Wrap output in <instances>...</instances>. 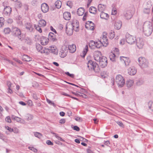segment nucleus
<instances>
[{"label":"nucleus","instance_id":"nucleus-47","mask_svg":"<svg viewBox=\"0 0 153 153\" xmlns=\"http://www.w3.org/2000/svg\"><path fill=\"white\" fill-rule=\"evenodd\" d=\"M115 35L114 32L113 31L110 33L109 37L110 39H112L114 38Z\"/></svg>","mask_w":153,"mask_h":153},{"label":"nucleus","instance_id":"nucleus-25","mask_svg":"<svg viewBox=\"0 0 153 153\" xmlns=\"http://www.w3.org/2000/svg\"><path fill=\"white\" fill-rule=\"evenodd\" d=\"M63 16L65 19L67 20H69L71 19V14L70 12H65L63 13Z\"/></svg>","mask_w":153,"mask_h":153},{"label":"nucleus","instance_id":"nucleus-28","mask_svg":"<svg viewBox=\"0 0 153 153\" xmlns=\"http://www.w3.org/2000/svg\"><path fill=\"white\" fill-rule=\"evenodd\" d=\"M77 14L79 16H81L84 13L85 10L83 8L80 7L77 9Z\"/></svg>","mask_w":153,"mask_h":153},{"label":"nucleus","instance_id":"nucleus-26","mask_svg":"<svg viewBox=\"0 0 153 153\" xmlns=\"http://www.w3.org/2000/svg\"><path fill=\"white\" fill-rule=\"evenodd\" d=\"M48 50H50L51 53L55 55H57L58 53V50L56 47H49Z\"/></svg>","mask_w":153,"mask_h":153},{"label":"nucleus","instance_id":"nucleus-20","mask_svg":"<svg viewBox=\"0 0 153 153\" xmlns=\"http://www.w3.org/2000/svg\"><path fill=\"white\" fill-rule=\"evenodd\" d=\"M122 26V22L119 20H116L114 24V27L115 29L119 30Z\"/></svg>","mask_w":153,"mask_h":153},{"label":"nucleus","instance_id":"nucleus-33","mask_svg":"<svg viewBox=\"0 0 153 153\" xmlns=\"http://www.w3.org/2000/svg\"><path fill=\"white\" fill-rule=\"evenodd\" d=\"M46 22L43 19L40 20L39 22V25L40 26L44 27L46 25Z\"/></svg>","mask_w":153,"mask_h":153},{"label":"nucleus","instance_id":"nucleus-42","mask_svg":"<svg viewBox=\"0 0 153 153\" xmlns=\"http://www.w3.org/2000/svg\"><path fill=\"white\" fill-rule=\"evenodd\" d=\"M34 135L36 137L39 138H41L42 137V134L38 132H34Z\"/></svg>","mask_w":153,"mask_h":153},{"label":"nucleus","instance_id":"nucleus-44","mask_svg":"<svg viewBox=\"0 0 153 153\" xmlns=\"http://www.w3.org/2000/svg\"><path fill=\"white\" fill-rule=\"evenodd\" d=\"M110 59L112 61H115V55L112 53L110 55Z\"/></svg>","mask_w":153,"mask_h":153},{"label":"nucleus","instance_id":"nucleus-29","mask_svg":"<svg viewBox=\"0 0 153 153\" xmlns=\"http://www.w3.org/2000/svg\"><path fill=\"white\" fill-rule=\"evenodd\" d=\"M88 50V45H86L85 48L83 49L82 54L81 55V56L82 57L84 58L86 55Z\"/></svg>","mask_w":153,"mask_h":153},{"label":"nucleus","instance_id":"nucleus-27","mask_svg":"<svg viewBox=\"0 0 153 153\" xmlns=\"http://www.w3.org/2000/svg\"><path fill=\"white\" fill-rule=\"evenodd\" d=\"M100 17L101 19L107 20L109 18V16L107 13H105L103 12H101Z\"/></svg>","mask_w":153,"mask_h":153},{"label":"nucleus","instance_id":"nucleus-30","mask_svg":"<svg viewBox=\"0 0 153 153\" xmlns=\"http://www.w3.org/2000/svg\"><path fill=\"white\" fill-rule=\"evenodd\" d=\"M26 28L30 31L33 30V28L32 27V25L30 23H27L25 24Z\"/></svg>","mask_w":153,"mask_h":153},{"label":"nucleus","instance_id":"nucleus-50","mask_svg":"<svg viewBox=\"0 0 153 153\" xmlns=\"http://www.w3.org/2000/svg\"><path fill=\"white\" fill-rule=\"evenodd\" d=\"M150 8L148 7L147 8H145L144 9L143 11L146 14H149L150 13Z\"/></svg>","mask_w":153,"mask_h":153},{"label":"nucleus","instance_id":"nucleus-53","mask_svg":"<svg viewBox=\"0 0 153 153\" xmlns=\"http://www.w3.org/2000/svg\"><path fill=\"white\" fill-rule=\"evenodd\" d=\"M46 100H47V102L49 104H50L51 105H53V106H55V104H54V103L52 102L50 100H49V99H48V98H46Z\"/></svg>","mask_w":153,"mask_h":153},{"label":"nucleus","instance_id":"nucleus-54","mask_svg":"<svg viewBox=\"0 0 153 153\" xmlns=\"http://www.w3.org/2000/svg\"><path fill=\"white\" fill-rule=\"evenodd\" d=\"M28 149L30 150L33 151L34 152L36 153L37 152V149L33 147H29Z\"/></svg>","mask_w":153,"mask_h":153},{"label":"nucleus","instance_id":"nucleus-31","mask_svg":"<svg viewBox=\"0 0 153 153\" xmlns=\"http://www.w3.org/2000/svg\"><path fill=\"white\" fill-rule=\"evenodd\" d=\"M89 11L91 13L95 14L96 12L97 9L94 7L91 6L90 7Z\"/></svg>","mask_w":153,"mask_h":153},{"label":"nucleus","instance_id":"nucleus-37","mask_svg":"<svg viewBox=\"0 0 153 153\" xmlns=\"http://www.w3.org/2000/svg\"><path fill=\"white\" fill-rule=\"evenodd\" d=\"M25 42L29 45H31L32 43L31 39L28 38H26L25 39Z\"/></svg>","mask_w":153,"mask_h":153},{"label":"nucleus","instance_id":"nucleus-58","mask_svg":"<svg viewBox=\"0 0 153 153\" xmlns=\"http://www.w3.org/2000/svg\"><path fill=\"white\" fill-rule=\"evenodd\" d=\"M5 120L8 123H10L11 122V120L10 119V117L9 116L6 117Z\"/></svg>","mask_w":153,"mask_h":153},{"label":"nucleus","instance_id":"nucleus-23","mask_svg":"<svg viewBox=\"0 0 153 153\" xmlns=\"http://www.w3.org/2000/svg\"><path fill=\"white\" fill-rule=\"evenodd\" d=\"M40 41L41 44L42 45H45L48 42V39L46 37H42L41 38Z\"/></svg>","mask_w":153,"mask_h":153},{"label":"nucleus","instance_id":"nucleus-64","mask_svg":"<svg viewBox=\"0 0 153 153\" xmlns=\"http://www.w3.org/2000/svg\"><path fill=\"white\" fill-rule=\"evenodd\" d=\"M28 105L30 106H32L33 105V102L32 101L30 100H28L27 102Z\"/></svg>","mask_w":153,"mask_h":153},{"label":"nucleus","instance_id":"nucleus-24","mask_svg":"<svg viewBox=\"0 0 153 153\" xmlns=\"http://www.w3.org/2000/svg\"><path fill=\"white\" fill-rule=\"evenodd\" d=\"M48 39H50L53 42H56L57 41V39L55 37V36L53 33L50 32L48 35Z\"/></svg>","mask_w":153,"mask_h":153},{"label":"nucleus","instance_id":"nucleus-7","mask_svg":"<svg viewBox=\"0 0 153 153\" xmlns=\"http://www.w3.org/2000/svg\"><path fill=\"white\" fill-rule=\"evenodd\" d=\"M99 62L100 66L102 68L105 67L107 65V59L105 56H102Z\"/></svg>","mask_w":153,"mask_h":153},{"label":"nucleus","instance_id":"nucleus-60","mask_svg":"<svg viewBox=\"0 0 153 153\" xmlns=\"http://www.w3.org/2000/svg\"><path fill=\"white\" fill-rule=\"evenodd\" d=\"M13 59L15 60V61L16 62H18L19 64H22V62L20 60H19L16 58H14Z\"/></svg>","mask_w":153,"mask_h":153},{"label":"nucleus","instance_id":"nucleus-12","mask_svg":"<svg viewBox=\"0 0 153 153\" xmlns=\"http://www.w3.org/2000/svg\"><path fill=\"white\" fill-rule=\"evenodd\" d=\"M94 24L91 21H88L85 23V27L88 29L93 30L94 29Z\"/></svg>","mask_w":153,"mask_h":153},{"label":"nucleus","instance_id":"nucleus-51","mask_svg":"<svg viewBox=\"0 0 153 153\" xmlns=\"http://www.w3.org/2000/svg\"><path fill=\"white\" fill-rule=\"evenodd\" d=\"M96 42H95L94 41L91 40L90 41L89 44V45L90 47L91 46H95Z\"/></svg>","mask_w":153,"mask_h":153},{"label":"nucleus","instance_id":"nucleus-10","mask_svg":"<svg viewBox=\"0 0 153 153\" xmlns=\"http://www.w3.org/2000/svg\"><path fill=\"white\" fill-rule=\"evenodd\" d=\"M68 53L67 48L66 46L62 47L59 52L60 56L62 58L65 57Z\"/></svg>","mask_w":153,"mask_h":153},{"label":"nucleus","instance_id":"nucleus-17","mask_svg":"<svg viewBox=\"0 0 153 153\" xmlns=\"http://www.w3.org/2000/svg\"><path fill=\"white\" fill-rule=\"evenodd\" d=\"M12 11L11 8L10 6H6L4 10V14L6 16H9Z\"/></svg>","mask_w":153,"mask_h":153},{"label":"nucleus","instance_id":"nucleus-34","mask_svg":"<svg viewBox=\"0 0 153 153\" xmlns=\"http://www.w3.org/2000/svg\"><path fill=\"white\" fill-rule=\"evenodd\" d=\"M55 5L57 8L59 9L61 7L62 2L60 1H57L55 2Z\"/></svg>","mask_w":153,"mask_h":153},{"label":"nucleus","instance_id":"nucleus-5","mask_svg":"<svg viewBox=\"0 0 153 153\" xmlns=\"http://www.w3.org/2000/svg\"><path fill=\"white\" fill-rule=\"evenodd\" d=\"M36 48L37 51L42 54L48 55V50L47 48L43 47L40 44H37L36 45Z\"/></svg>","mask_w":153,"mask_h":153},{"label":"nucleus","instance_id":"nucleus-62","mask_svg":"<svg viewBox=\"0 0 153 153\" xmlns=\"http://www.w3.org/2000/svg\"><path fill=\"white\" fill-rule=\"evenodd\" d=\"M46 143L48 145L53 146V143L50 140H48L46 141Z\"/></svg>","mask_w":153,"mask_h":153},{"label":"nucleus","instance_id":"nucleus-6","mask_svg":"<svg viewBox=\"0 0 153 153\" xmlns=\"http://www.w3.org/2000/svg\"><path fill=\"white\" fill-rule=\"evenodd\" d=\"M126 42L130 45H132L135 43L137 39L136 38L129 34H127L126 36Z\"/></svg>","mask_w":153,"mask_h":153},{"label":"nucleus","instance_id":"nucleus-43","mask_svg":"<svg viewBox=\"0 0 153 153\" xmlns=\"http://www.w3.org/2000/svg\"><path fill=\"white\" fill-rule=\"evenodd\" d=\"M10 32V29L9 27L5 28L4 30V32L5 34H8Z\"/></svg>","mask_w":153,"mask_h":153},{"label":"nucleus","instance_id":"nucleus-46","mask_svg":"<svg viewBox=\"0 0 153 153\" xmlns=\"http://www.w3.org/2000/svg\"><path fill=\"white\" fill-rule=\"evenodd\" d=\"M74 119L79 122H81L82 121V118L79 117L75 116L74 117Z\"/></svg>","mask_w":153,"mask_h":153},{"label":"nucleus","instance_id":"nucleus-21","mask_svg":"<svg viewBox=\"0 0 153 153\" xmlns=\"http://www.w3.org/2000/svg\"><path fill=\"white\" fill-rule=\"evenodd\" d=\"M124 15L127 19H130L132 16V14L131 11L128 10L124 13Z\"/></svg>","mask_w":153,"mask_h":153},{"label":"nucleus","instance_id":"nucleus-41","mask_svg":"<svg viewBox=\"0 0 153 153\" xmlns=\"http://www.w3.org/2000/svg\"><path fill=\"white\" fill-rule=\"evenodd\" d=\"M52 134H55V136L57 139L63 142H65V140L62 139L61 137L59 136L57 134H56L55 133H54L53 132H51Z\"/></svg>","mask_w":153,"mask_h":153},{"label":"nucleus","instance_id":"nucleus-36","mask_svg":"<svg viewBox=\"0 0 153 153\" xmlns=\"http://www.w3.org/2000/svg\"><path fill=\"white\" fill-rule=\"evenodd\" d=\"M23 60L27 62H29L31 60V58L27 55H24L23 56Z\"/></svg>","mask_w":153,"mask_h":153},{"label":"nucleus","instance_id":"nucleus-13","mask_svg":"<svg viewBox=\"0 0 153 153\" xmlns=\"http://www.w3.org/2000/svg\"><path fill=\"white\" fill-rule=\"evenodd\" d=\"M120 59L122 62H124L125 63L126 66H128L130 65V60L128 58L124 56H121Z\"/></svg>","mask_w":153,"mask_h":153},{"label":"nucleus","instance_id":"nucleus-2","mask_svg":"<svg viewBox=\"0 0 153 153\" xmlns=\"http://www.w3.org/2000/svg\"><path fill=\"white\" fill-rule=\"evenodd\" d=\"M87 67L89 70L93 69L96 72H99L100 71L98 65L96 62L92 60H89L87 63Z\"/></svg>","mask_w":153,"mask_h":153},{"label":"nucleus","instance_id":"nucleus-22","mask_svg":"<svg viewBox=\"0 0 153 153\" xmlns=\"http://www.w3.org/2000/svg\"><path fill=\"white\" fill-rule=\"evenodd\" d=\"M68 50L70 52L74 53L76 50V46L74 44H72L68 46Z\"/></svg>","mask_w":153,"mask_h":153},{"label":"nucleus","instance_id":"nucleus-9","mask_svg":"<svg viewBox=\"0 0 153 153\" xmlns=\"http://www.w3.org/2000/svg\"><path fill=\"white\" fill-rule=\"evenodd\" d=\"M12 31L14 36H18L19 39L22 40L21 36V32L19 29L16 27H13L12 29Z\"/></svg>","mask_w":153,"mask_h":153},{"label":"nucleus","instance_id":"nucleus-8","mask_svg":"<svg viewBox=\"0 0 153 153\" xmlns=\"http://www.w3.org/2000/svg\"><path fill=\"white\" fill-rule=\"evenodd\" d=\"M69 24L72 26V28L76 32H77L79 31V23L77 20H74L71 23Z\"/></svg>","mask_w":153,"mask_h":153},{"label":"nucleus","instance_id":"nucleus-38","mask_svg":"<svg viewBox=\"0 0 153 153\" xmlns=\"http://www.w3.org/2000/svg\"><path fill=\"white\" fill-rule=\"evenodd\" d=\"M12 119L14 120H16L17 122H21V118L20 117H15L14 115H13V116L12 117Z\"/></svg>","mask_w":153,"mask_h":153},{"label":"nucleus","instance_id":"nucleus-4","mask_svg":"<svg viewBox=\"0 0 153 153\" xmlns=\"http://www.w3.org/2000/svg\"><path fill=\"white\" fill-rule=\"evenodd\" d=\"M138 61L142 68H146L148 66V62L145 58L140 57L138 59Z\"/></svg>","mask_w":153,"mask_h":153},{"label":"nucleus","instance_id":"nucleus-48","mask_svg":"<svg viewBox=\"0 0 153 153\" xmlns=\"http://www.w3.org/2000/svg\"><path fill=\"white\" fill-rule=\"evenodd\" d=\"M148 105L149 108L151 109L152 110H153V102H149L148 103Z\"/></svg>","mask_w":153,"mask_h":153},{"label":"nucleus","instance_id":"nucleus-3","mask_svg":"<svg viewBox=\"0 0 153 153\" xmlns=\"http://www.w3.org/2000/svg\"><path fill=\"white\" fill-rule=\"evenodd\" d=\"M115 82L120 87H123L125 82L124 78L120 75H118L116 76Z\"/></svg>","mask_w":153,"mask_h":153},{"label":"nucleus","instance_id":"nucleus-35","mask_svg":"<svg viewBox=\"0 0 153 153\" xmlns=\"http://www.w3.org/2000/svg\"><path fill=\"white\" fill-rule=\"evenodd\" d=\"M134 83V81L132 80H128L126 82L127 86L128 87H130L132 86Z\"/></svg>","mask_w":153,"mask_h":153},{"label":"nucleus","instance_id":"nucleus-14","mask_svg":"<svg viewBox=\"0 0 153 153\" xmlns=\"http://www.w3.org/2000/svg\"><path fill=\"white\" fill-rule=\"evenodd\" d=\"M136 45L137 47L139 49H142L144 46V43L142 39L138 38L136 41Z\"/></svg>","mask_w":153,"mask_h":153},{"label":"nucleus","instance_id":"nucleus-55","mask_svg":"<svg viewBox=\"0 0 153 153\" xmlns=\"http://www.w3.org/2000/svg\"><path fill=\"white\" fill-rule=\"evenodd\" d=\"M4 18L3 17H0V25L1 26H2L4 25Z\"/></svg>","mask_w":153,"mask_h":153},{"label":"nucleus","instance_id":"nucleus-49","mask_svg":"<svg viewBox=\"0 0 153 153\" xmlns=\"http://www.w3.org/2000/svg\"><path fill=\"white\" fill-rule=\"evenodd\" d=\"M33 118V115H26L25 117V119L27 120H31Z\"/></svg>","mask_w":153,"mask_h":153},{"label":"nucleus","instance_id":"nucleus-32","mask_svg":"<svg viewBox=\"0 0 153 153\" xmlns=\"http://www.w3.org/2000/svg\"><path fill=\"white\" fill-rule=\"evenodd\" d=\"M105 7L104 5L99 4L98 6V10L101 12H103L105 10Z\"/></svg>","mask_w":153,"mask_h":153},{"label":"nucleus","instance_id":"nucleus-56","mask_svg":"<svg viewBox=\"0 0 153 153\" xmlns=\"http://www.w3.org/2000/svg\"><path fill=\"white\" fill-rule=\"evenodd\" d=\"M65 74L68 76L72 78H73L74 76V74H70L68 72H65Z\"/></svg>","mask_w":153,"mask_h":153},{"label":"nucleus","instance_id":"nucleus-18","mask_svg":"<svg viewBox=\"0 0 153 153\" xmlns=\"http://www.w3.org/2000/svg\"><path fill=\"white\" fill-rule=\"evenodd\" d=\"M41 8L42 11L44 13H47L49 10V6L45 3H43L41 5Z\"/></svg>","mask_w":153,"mask_h":153},{"label":"nucleus","instance_id":"nucleus-16","mask_svg":"<svg viewBox=\"0 0 153 153\" xmlns=\"http://www.w3.org/2000/svg\"><path fill=\"white\" fill-rule=\"evenodd\" d=\"M100 42L103 44V46H106L108 44V39L106 36L104 35H103L102 37L101 38Z\"/></svg>","mask_w":153,"mask_h":153},{"label":"nucleus","instance_id":"nucleus-52","mask_svg":"<svg viewBox=\"0 0 153 153\" xmlns=\"http://www.w3.org/2000/svg\"><path fill=\"white\" fill-rule=\"evenodd\" d=\"M117 12V11L116 8L113 7L112 9L111 14L112 15H115L116 14Z\"/></svg>","mask_w":153,"mask_h":153},{"label":"nucleus","instance_id":"nucleus-59","mask_svg":"<svg viewBox=\"0 0 153 153\" xmlns=\"http://www.w3.org/2000/svg\"><path fill=\"white\" fill-rule=\"evenodd\" d=\"M79 96L81 97H82L84 98H86L87 97V96L84 94H82L81 93H79Z\"/></svg>","mask_w":153,"mask_h":153},{"label":"nucleus","instance_id":"nucleus-39","mask_svg":"<svg viewBox=\"0 0 153 153\" xmlns=\"http://www.w3.org/2000/svg\"><path fill=\"white\" fill-rule=\"evenodd\" d=\"M102 46H103V44L100 42V40L98 42H96L95 46L97 48H100Z\"/></svg>","mask_w":153,"mask_h":153},{"label":"nucleus","instance_id":"nucleus-1","mask_svg":"<svg viewBox=\"0 0 153 153\" xmlns=\"http://www.w3.org/2000/svg\"><path fill=\"white\" fill-rule=\"evenodd\" d=\"M143 32L144 34L149 36L151 34L153 30V27L152 23L149 21L145 22L143 25Z\"/></svg>","mask_w":153,"mask_h":153},{"label":"nucleus","instance_id":"nucleus-19","mask_svg":"<svg viewBox=\"0 0 153 153\" xmlns=\"http://www.w3.org/2000/svg\"><path fill=\"white\" fill-rule=\"evenodd\" d=\"M136 72L137 70L133 66H132L128 69V73L130 75H134L136 74Z\"/></svg>","mask_w":153,"mask_h":153},{"label":"nucleus","instance_id":"nucleus-45","mask_svg":"<svg viewBox=\"0 0 153 153\" xmlns=\"http://www.w3.org/2000/svg\"><path fill=\"white\" fill-rule=\"evenodd\" d=\"M5 127L6 129L7 130H8L9 131V132H13L14 133L16 132L14 131V130L13 129L9 127L8 126H5Z\"/></svg>","mask_w":153,"mask_h":153},{"label":"nucleus","instance_id":"nucleus-15","mask_svg":"<svg viewBox=\"0 0 153 153\" xmlns=\"http://www.w3.org/2000/svg\"><path fill=\"white\" fill-rule=\"evenodd\" d=\"M94 60L99 62L102 57L101 53L99 51H95L94 53Z\"/></svg>","mask_w":153,"mask_h":153},{"label":"nucleus","instance_id":"nucleus-63","mask_svg":"<svg viewBox=\"0 0 153 153\" xmlns=\"http://www.w3.org/2000/svg\"><path fill=\"white\" fill-rule=\"evenodd\" d=\"M87 13H87V12H86L84 14V16H83V18H82V19H83V21H85V20H86V17L87 15Z\"/></svg>","mask_w":153,"mask_h":153},{"label":"nucleus","instance_id":"nucleus-40","mask_svg":"<svg viewBox=\"0 0 153 153\" xmlns=\"http://www.w3.org/2000/svg\"><path fill=\"white\" fill-rule=\"evenodd\" d=\"M34 26L36 29V30L38 31L39 32L41 33L42 32V30L40 27V26L39 25H34Z\"/></svg>","mask_w":153,"mask_h":153},{"label":"nucleus","instance_id":"nucleus-11","mask_svg":"<svg viewBox=\"0 0 153 153\" xmlns=\"http://www.w3.org/2000/svg\"><path fill=\"white\" fill-rule=\"evenodd\" d=\"M74 29L72 28V26L69 24H68L66 27V33L68 35L71 36L73 33Z\"/></svg>","mask_w":153,"mask_h":153},{"label":"nucleus","instance_id":"nucleus-57","mask_svg":"<svg viewBox=\"0 0 153 153\" xmlns=\"http://www.w3.org/2000/svg\"><path fill=\"white\" fill-rule=\"evenodd\" d=\"M65 119H61L59 121V123L61 124H63L65 122Z\"/></svg>","mask_w":153,"mask_h":153},{"label":"nucleus","instance_id":"nucleus-61","mask_svg":"<svg viewBox=\"0 0 153 153\" xmlns=\"http://www.w3.org/2000/svg\"><path fill=\"white\" fill-rule=\"evenodd\" d=\"M73 128L74 130H76L77 131H79L80 130L79 128L76 126H74Z\"/></svg>","mask_w":153,"mask_h":153}]
</instances>
